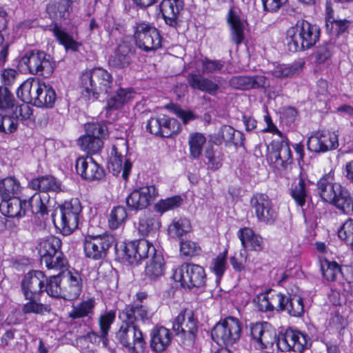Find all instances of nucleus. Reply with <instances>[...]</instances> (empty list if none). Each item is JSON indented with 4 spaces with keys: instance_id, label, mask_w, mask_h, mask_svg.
Returning a JSON list of instances; mask_svg holds the SVG:
<instances>
[{
    "instance_id": "obj_1",
    "label": "nucleus",
    "mask_w": 353,
    "mask_h": 353,
    "mask_svg": "<svg viewBox=\"0 0 353 353\" xmlns=\"http://www.w3.org/2000/svg\"><path fill=\"white\" fill-rule=\"evenodd\" d=\"M318 193L321 198L335 205L345 214L353 210V199L348 191L340 183L334 182V173L330 172L317 182Z\"/></svg>"
},
{
    "instance_id": "obj_2",
    "label": "nucleus",
    "mask_w": 353,
    "mask_h": 353,
    "mask_svg": "<svg viewBox=\"0 0 353 353\" xmlns=\"http://www.w3.org/2000/svg\"><path fill=\"white\" fill-rule=\"evenodd\" d=\"M111 74L101 68H94L83 72L80 77L79 87L82 97L95 101L102 93H108L112 88Z\"/></svg>"
},
{
    "instance_id": "obj_3",
    "label": "nucleus",
    "mask_w": 353,
    "mask_h": 353,
    "mask_svg": "<svg viewBox=\"0 0 353 353\" xmlns=\"http://www.w3.org/2000/svg\"><path fill=\"white\" fill-rule=\"evenodd\" d=\"M320 28L307 21L299 20L286 31V45L291 52H301L314 46L319 41Z\"/></svg>"
},
{
    "instance_id": "obj_4",
    "label": "nucleus",
    "mask_w": 353,
    "mask_h": 353,
    "mask_svg": "<svg viewBox=\"0 0 353 353\" xmlns=\"http://www.w3.org/2000/svg\"><path fill=\"white\" fill-rule=\"evenodd\" d=\"M47 290V294L52 297L74 300L81 292L82 279L77 272H59L57 275L49 276Z\"/></svg>"
},
{
    "instance_id": "obj_5",
    "label": "nucleus",
    "mask_w": 353,
    "mask_h": 353,
    "mask_svg": "<svg viewBox=\"0 0 353 353\" xmlns=\"http://www.w3.org/2000/svg\"><path fill=\"white\" fill-rule=\"evenodd\" d=\"M17 94L24 103L40 108H52L57 97L54 90L50 85L39 81L23 82Z\"/></svg>"
},
{
    "instance_id": "obj_6",
    "label": "nucleus",
    "mask_w": 353,
    "mask_h": 353,
    "mask_svg": "<svg viewBox=\"0 0 353 353\" xmlns=\"http://www.w3.org/2000/svg\"><path fill=\"white\" fill-rule=\"evenodd\" d=\"M61 241L56 236H50L39 244V253L41 264H45L48 270L65 272L68 260L61 251Z\"/></svg>"
},
{
    "instance_id": "obj_7",
    "label": "nucleus",
    "mask_w": 353,
    "mask_h": 353,
    "mask_svg": "<svg viewBox=\"0 0 353 353\" xmlns=\"http://www.w3.org/2000/svg\"><path fill=\"white\" fill-rule=\"evenodd\" d=\"M136 46L145 52L155 51L162 46V37L157 28L145 21L136 22L133 26Z\"/></svg>"
},
{
    "instance_id": "obj_8",
    "label": "nucleus",
    "mask_w": 353,
    "mask_h": 353,
    "mask_svg": "<svg viewBox=\"0 0 353 353\" xmlns=\"http://www.w3.org/2000/svg\"><path fill=\"white\" fill-rule=\"evenodd\" d=\"M197 321L192 310H184L174 319L172 330L181 343L192 346L198 332Z\"/></svg>"
},
{
    "instance_id": "obj_9",
    "label": "nucleus",
    "mask_w": 353,
    "mask_h": 353,
    "mask_svg": "<svg viewBox=\"0 0 353 353\" xmlns=\"http://www.w3.org/2000/svg\"><path fill=\"white\" fill-rule=\"evenodd\" d=\"M241 325L232 316H228L217 323L211 331L212 340L219 345H232L240 339Z\"/></svg>"
},
{
    "instance_id": "obj_10",
    "label": "nucleus",
    "mask_w": 353,
    "mask_h": 353,
    "mask_svg": "<svg viewBox=\"0 0 353 353\" xmlns=\"http://www.w3.org/2000/svg\"><path fill=\"white\" fill-rule=\"evenodd\" d=\"M175 281L180 282L183 288L192 289L203 287L206 274L203 267L193 263H184L173 274Z\"/></svg>"
},
{
    "instance_id": "obj_11",
    "label": "nucleus",
    "mask_w": 353,
    "mask_h": 353,
    "mask_svg": "<svg viewBox=\"0 0 353 353\" xmlns=\"http://www.w3.org/2000/svg\"><path fill=\"white\" fill-rule=\"evenodd\" d=\"M114 243V238L111 234L87 235L83 241L85 256L94 261L103 260Z\"/></svg>"
},
{
    "instance_id": "obj_12",
    "label": "nucleus",
    "mask_w": 353,
    "mask_h": 353,
    "mask_svg": "<svg viewBox=\"0 0 353 353\" xmlns=\"http://www.w3.org/2000/svg\"><path fill=\"white\" fill-rule=\"evenodd\" d=\"M108 134L105 124L90 123L85 125V134L78 140V144L82 150L88 153H97L103 146V139Z\"/></svg>"
},
{
    "instance_id": "obj_13",
    "label": "nucleus",
    "mask_w": 353,
    "mask_h": 353,
    "mask_svg": "<svg viewBox=\"0 0 353 353\" xmlns=\"http://www.w3.org/2000/svg\"><path fill=\"white\" fill-rule=\"evenodd\" d=\"M115 339L129 353H140L144 351L146 341L141 329L137 327H119L115 333Z\"/></svg>"
},
{
    "instance_id": "obj_14",
    "label": "nucleus",
    "mask_w": 353,
    "mask_h": 353,
    "mask_svg": "<svg viewBox=\"0 0 353 353\" xmlns=\"http://www.w3.org/2000/svg\"><path fill=\"white\" fill-rule=\"evenodd\" d=\"M311 344V339L307 334L290 328L278 335L276 347L282 352H303Z\"/></svg>"
},
{
    "instance_id": "obj_15",
    "label": "nucleus",
    "mask_w": 353,
    "mask_h": 353,
    "mask_svg": "<svg viewBox=\"0 0 353 353\" xmlns=\"http://www.w3.org/2000/svg\"><path fill=\"white\" fill-rule=\"evenodd\" d=\"M49 277L40 270H31L27 272L21 282V288L25 299L40 298L47 292Z\"/></svg>"
},
{
    "instance_id": "obj_16",
    "label": "nucleus",
    "mask_w": 353,
    "mask_h": 353,
    "mask_svg": "<svg viewBox=\"0 0 353 353\" xmlns=\"http://www.w3.org/2000/svg\"><path fill=\"white\" fill-rule=\"evenodd\" d=\"M60 229L64 235H69L78 228L82 208L77 199L65 201L59 206Z\"/></svg>"
},
{
    "instance_id": "obj_17",
    "label": "nucleus",
    "mask_w": 353,
    "mask_h": 353,
    "mask_svg": "<svg viewBox=\"0 0 353 353\" xmlns=\"http://www.w3.org/2000/svg\"><path fill=\"white\" fill-rule=\"evenodd\" d=\"M267 159L277 169L285 170L292 163V152L286 137L272 141Z\"/></svg>"
},
{
    "instance_id": "obj_18",
    "label": "nucleus",
    "mask_w": 353,
    "mask_h": 353,
    "mask_svg": "<svg viewBox=\"0 0 353 353\" xmlns=\"http://www.w3.org/2000/svg\"><path fill=\"white\" fill-rule=\"evenodd\" d=\"M250 206L257 220L265 224H272L277 217V212L269 196L256 193L250 199Z\"/></svg>"
},
{
    "instance_id": "obj_19",
    "label": "nucleus",
    "mask_w": 353,
    "mask_h": 353,
    "mask_svg": "<svg viewBox=\"0 0 353 353\" xmlns=\"http://www.w3.org/2000/svg\"><path fill=\"white\" fill-rule=\"evenodd\" d=\"M307 149L314 153H324L339 146L336 132L321 131L311 135L307 140Z\"/></svg>"
},
{
    "instance_id": "obj_20",
    "label": "nucleus",
    "mask_w": 353,
    "mask_h": 353,
    "mask_svg": "<svg viewBox=\"0 0 353 353\" xmlns=\"http://www.w3.org/2000/svg\"><path fill=\"white\" fill-rule=\"evenodd\" d=\"M158 196L154 185L144 186L133 190L126 198L130 210L138 211L146 208Z\"/></svg>"
},
{
    "instance_id": "obj_21",
    "label": "nucleus",
    "mask_w": 353,
    "mask_h": 353,
    "mask_svg": "<svg viewBox=\"0 0 353 353\" xmlns=\"http://www.w3.org/2000/svg\"><path fill=\"white\" fill-rule=\"evenodd\" d=\"M250 335L261 348L276 346V330L267 322L256 323L250 325Z\"/></svg>"
},
{
    "instance_id": "obj_22",
    "label": "nucleus",
    "mask_w": 353,
    "mask_h": 353,
    "mask_svg": "<svg viewBox=\"0 0 353 353\" xmlns=\"http://www.w3.org/2000/svg\"><path fill=\"white\" fill-rule=\"evenodd\" d=\"M151 315L146 306L141 304L127 305L119 311V319L121 321L120 327H137L136 322L140 319L143 322L150 319Z\"/></svg>"
},
{
    "instance_id": "obj_23",
    "label": "nucleus",
    "mask_w": 353,
    "mask_h": 353,
    "mask_svg": "<svg viewBox=\"0 0 353 353\" xmlns=\"http://www.w3.org/2000/svg\"><path fill=\"white\" fill-rule=\"evenodd\" d=\"M77 173L89 181L101 179L104 175V170L91 157H80L76 161Z\"/></svg>"
},
{
    "instance_id": "obj_24",
    "label": "nucleus",
    "mask_w": 353,
    "mask_h": 353,
    "mask_svg": "<svg viewBox=\"0 0 353 353\" xmlns=\"http://www.w3.org/2000/svg\"><path fill=\"white\" fill-rule=\"evenodd\" d=\"M229 85L234 89L248 90L252 89L267 88L270 81L263 75L234 76L229 81Z\"/></svg>"
},
{
    "instance_id": "obj_25",
    "label": "nucleus",
    "mask_w": 353,
    "mask_h": 353,
    "mask_svg": "<svg viewBox=\"0 0 353 353\" xmlns=\"http://www.w3.org/2000/svg\"><path fill=\"white\" fill-rule=\"evenodd\" d=\"M105 110H117L122 108L133 98V92L130 88H114L112 86L107 93Z\"/></svg>"
},
{
    "instance_id": "obj_26",
    "label": "nucleus",
    "mask_w": 353,
    "mask_h": 353,
    "mask_svg": "<svg viewBox=\"0 0 353 353\" xmlns=\"http://www.w3.org/2000/svg\"><path fill=\"white\" fill-rule=\"evenodd\" d=\"M159 7L165 23L176 27L179 14L184 7L183 0H163Z\"/></svg>"
},
{
    "instance_id": "obj_27",
    "label": "nucleus",
    "mask_w": 353,
    "mask_h": 353,
    "mask_svg": "<svg viewBox=\"0 0 353 353\" xmlns=\"http://www.w3.org/2000/svg\"><path fill=\"white\" fill-rule=\"evenodd\" d=\"M26 200L22 201L16 196L3 199L0 203L1 212L8 217H22L26 214Z\"/></svg>"
},
{
    "instance_id": "obj_28",
    "label": "nucleus",
    "mask_w": 353,
    "mask_h": 353,
    "mask_svg": "<svg viewBox=\"0 0 353 353\" xmlns=\"http://www.w3.org/2000/svg\"><path fill=\"white\" fill-rule=\"evenodd\" d=\"M171 340V332L163 326L156 327L151 330L150 345L154 352H162L165 350Z\"/></svg>"
},
{
    "instance_id": "obj_29",
    "label": "nucleus",
    "mask_w": 353,
    "mask_h": 353,
    "mask_svg": "<svg viewBox=\"0 0 353 353\" xmlns=\"http://www.w3.org/2000/svg\"><path fill=\"white\" fill-rule=\"evenodd\" d=\"M243 134L241 132L235 130L230 125H225L220 128L213 141L216 145L225 143L226 145L241 146L243 144Z\"/></svg>"
},
{
    "instance_id": "obj_30",
    "label": "nucleus",
    "mask_w": 353,
    "mask_h": 353,
    "mask_svg": "<svg viewBox=\"0 0 353 353\" xmlns=\"http://www.w3.org/2000/svg\"><path fill=\"white\" fill-rule=\"evenodd\" d=\"M187 81L192 89L205 92L212 96L216 94L219 88L216 83L200 74L189 73L187 76Z\"/></svg>"
},
{
    "instance_id": "obj_31",
    "label": "nucleus",
    "mask_w": 353,
    "mask_h": 353,
    "mask_svg": "<svg viewBox=\"0 0 353 353\" xmlns=\"http://www.w3.org/2000/svg\"><path fill=\"white\" fill-rule=\"evenodd\" d=\"M112 150L114 152V155L111 159L108 165V170L110 172L112 173L114 176H118L121 173L122 178L125 181H128L132 169V163L128 159L125 158L122 154H119L114 146L113 147Z\"/></svg>"
},
{
    "instance_id": "obj_32",
    "label": "nucleus",
    "mask_w": 353,
    "mask_h": 353,
    "mask_svg": "<svg viewBox=\"0 0 353 353\" xmlns=\"http://www.w3.org/2000/svg\"><path fill=\"white\" fill-rule=\"evenodd\" d=\"M132 54V46L128 43L123 42L119 45L114 55L110 57L108 63L110 65L114 68H122L127 67L131 62Z\"/></svg>"
},
{
    "instance_id": "obj_33",
    "label": "nucleus",
    "mask_w": 353,
    "mask_h": 353,
    "mask_svg": "<svg viewBox=\"0 0 353 353\" xmlns=\"http://www.w3.org/2000/svg\"><path fill=\"white\" fill-rule=\"evenodd\" d=\"M242 246L249 250L261 251L263 248V241L261 236L254 234L249 228L240 229L237 232Z\"/></svg>"
},
{
    "instance_id": "obj_34",
    "label": "nucleus",
    "mask_w": 353,
    "mask_h": 353,
    "mask_svg": "<svg viewBox=\"0 0 353 353\" xmlns=\"http://www.w3.org/2000/svg\"><path fill=\"white\" fill-rule=\"evenodd\" d=\"M228 21L231 28V39L236 45L241 44L244 40L245 22L238 12L230 9L228 12Z\"/></svg>"
},
{
    "instance_id": "obj_35",
    "label": "nucleus",
    "mask_w": 353,
    "mask_h": 353,
    "mask_svg": "<svg viewBox=\"0 0 353 353\" xmlns=\"http://www.w3.org/2000/svg\"><path fill=\"white\" fill-rule=\"evenodd\" d=\"M30 187L34 190H39L43 192H60L61 183L52 175H46L33 179L29 183Z\"/></svg>"
},
{
    "instance_id": "obj_36",
    "label": "nucleus",
    "mask_w": 353,
    "mask_h": 353,
    "mask_svg": "<svg viewBox=\"0 0 353 353\" xmlns=\"http://www.w3.org/2000/svg\"><path fill=\"white\" fill-rule=\"evenodd\" d=\"M96 305V299L94 297H89L81 301L76 305H73L68 316L72 319L84 317L91 318L94 314Z\"/></svg>"
},
{
    "instance_id": "obj_37",
    "label": "nucleus",
    "mask_w": 353,
    "mask_h": 353,
    "mask_svg": "<svg viewBox=\"0 0 353 353\" xmlns=\"http://www.w3.org/2000/svg\"><path fill=\"white\" fill-rule=\"evenodd\" d=\"M165 263L163 256L161 254H156L146 263L145 276L151 280H157L164 274Z\"/></svg>"
},
{
    "instance_id": "obj_38",
    "label": "nucleus",
    "mask_w": 353,
    "mask_h": 353,
    "mask_svg": "<svg viewBox=\"0 0 353 353\" xmlns=\"http://www.w3.org/2000/svg\"><path fill=\"white\" fill-rule=\"evenodd\" d=\"M38 59V67H36L34 75L41 76L45 78L50 77L56 66L52 57L44 51L41 50Z\"/></svg>"
},
{
    "instance_id": "obj_39",
    "label": "nucleus",
    "mask_w": 353,
    "mask_h": 353,
    "mask_svg": "<svg viewBox=\"0 0 353 353\" xmlns=\"http://www.w3.org/2000/svg\"><path fill=\"white\" fill-rule=\"evenodd\" d=\"M290 195L298 206L303 207L305 205L306 199L308 196V191L307 183L301 174H300L298 181H294L292 185Z\"/></svg>"
},
{
    "instance_id": "obj_40",
    "label": "nucleus",
    "mask_w": 353,
    "mask_h": 353,
    "mask_svg": "<svg viewBox=\"0 0 353 353\" xmlns=\"http://www.w3.org/2000/svg\"><path fill=\"white\" fill-rule=\"evenodd\" d=\"M20 190V183L14 176L0 179V196L2 200L14 196Z\"/></svg>"
},
{
    "instance_id": "obj_41",
    "label": "nucleus",
    "mask_w": 353,
    "mask_h": 353,
    "mask_svg": "<svg viewBox=\"0 0 353 353\" xmlns=\"http://www.w3.org/2000/svg\"><path fill=\"white\" fill-rule=\"evenodd\" d=\"M283 311H286L292 316H301L304 312L302 297L296 294L286 295Z\"/></svg>"
},
{
    "instance_id": "obj_42",
    "label": "nucleus",
    "mask_w": 353,
    "mask_h": 353,
    "mask_svg": "<svg viewBox=\"0 0 353 353\" xmlns=\"http://www.w3.org/2000/svg\"><path fill=\"white\" fill-rule=\"evenodd\" d=\"M192 229L190 221L185 217H176L168 226V233L172 237H181Z\"/></svg>"
},
{
    "instance_id": "obj_43",
    "label": "nucleus",
    "mask_w": 353,
    "mask_h": 353,
    "mask_svg": "<svg viewBox=\"0 0 353 353\" xmlns=\"http://www.w3.org/2000/svg\"><path fill=\"white\" fill-rule=\"evenodd\" d=\"M350 25V21L347 19H334L328 17L325 19V30L332 36L338 37L345 33Z\"/></svg>"
},
{
    "instance_id": "obj_44",
    "label": "nucleus",
    "mask_w": 353,
    "mask_h": 353,
    "mask_svg": "<svg viewBox=\"0 0 353 353\" xmlns=\"http://www.w3.org/2000/svg\"><path fill=\"white\" fill-rule=\"evenodd\" d=\"M128 219L126 209L123 206H116L111 210L108 218V225L112 230L118 229L124 225Z\"/></svg>"
},
{
    "instance_id": "obj_45",
    "label": "nucleus",
    "mask_w": 353,
    "mask_h": 353,
    "mask_svg": "<svg viewBox=\"0 0 353 353\" xmlns=\"http://www.w3.org/2000/svg\"><path fill=\"white\" fill-rule=\"evenodd\" d=\"M26 202L27 209L30 208L32 214L41 215L43 219H47L48 210L47 206L42 201L40 193H34Z\"/></svg>"
},
{
    "instance_id": "obj_46",
    "label": "nucleus",
    "mask_w": 353,
    "mask_h": 353,
    "mask_svg": "<svg viewBox=\"0 0 353 353\" xmlns=\"http://www.w3.org/2000/svg\"><path fill=\"white\" fill-rule=\"evenodd\" d=\"M206 141L203 134L199 132L190 134L188 140L190 157L194 159H198L201 154L203 146Z\"/></svg>"
},
{
    "instance_id": "obj_47",
    "label": "nucleus",
    "mask_w": 353,
    "mask_h": 353,
    "mask_svg": "<svg viewBox=\"0 0 353 353\" xmlns=\"http://www.w3.org/2000/svg\"><path fill=\"white\" fill-rule=\"evenodd\" d=\"M53 32L59 41L63 45L66 50H72L77 52L79 50V47L81 46V43L76 41L70 35L61 30L59 27L55 26L53 28Z\"/></svg>"
},
{
    "instance_id": "obj_48",
    "label": "nucleus",
    "mask_w": 353,
    "mask_h": 353,
    "mask_svg": "<svg viewBox=\"0 0 353 353\" xmlns=\"http://www.w3.org/2000/svg\"><path fill=\"white\" fill-rule=\"evenodd\" d=\"M160 226V222L154 217L143 216L140 218L138 230L142 235L148 236L155 233Z\"/></svg>"
},
{
    "instance_id": "obj_49",
    "label": "nucleus",
    "mask_w": 353,
    "mask_h": 353,
    "mask_svg": "<svg viewBox=\"0 0 353 353\" xmlns=\"http://www.w3.org/2000/svg\"><path fill=\"white\" fill-rule=\"evenodd\" d=\"M40 51L36 49L27 50L19 60L20 65H25L32 74H34L36 67H38V58Z\"/></svg>"
},
{
    "instance_id": "obj_50",
    "label": "nucleus",
    "mask_w": 353,
    "mask_h": 353,
    "mask_svg": "<svg viewBox=\"0 0 353 353\" xmlns=\"http://www.w3.org/2000/svg\"><path fill=\"white\" fill-rule=\"evenodd\" d=\"M116 318L115 310H106L101 313L98 319L100 328V337L105 338L108 336L111 325L114 323Z\"/></svg>"
},
{
    "instance_id": "obj_51",
    "label": "nucleus",
    "mask_w": 353,
    "mask_h": 353,
    "mask_svg": "<svg viewBox=\"0 0 353 353\" xmlns=\"http://www.w3.org/2000/svg\"><path fill=\"white\" fill-rule=\"evenodd\" d=\"M137 251V259L139 263L143 259L157 254L154 246L148 240L142 239L134 241Z\"/></svg>"
},
{
    "instance_id": "obj_52",
    "label": "nucleus",
    "mask_w": 353,
    "mask_h": 353,
    "mask_svg": "<svg viewBox=\"0 0 353 353\" xmlns=\"http://www.w3.org/2000/svg\"><path fill=\"white\" fill-rule=\"evenodd\" d=\"M40 298L26 299L29 301L22 307V312L26 314H43L50 311V307L48 305L38 302Z\"/></svg>"
},
{
    "instance_id": "obj_53",
    "label": "nucleus",
    "mask_w": 353,
    "mask_h": 353,
    "mask_svg": "<svg viewBox=\"0 0 353 353\" xmlns=\"http://www.w3.org/2000/svg\"><path fill=\"white\" fill-rule=\"evenodd\" d=\"M321 270L323 276L327 281H333L341 272V267L335 261L326 259L321 261Z\"/></svg>"
},
{
    "instance_id": "obj_54",
    "label": "nucleus",
    "mask_w": 353,
    "mask_h": 353,
    "mask_svg": "<svg viewBox=\"0 0 353 353\" xmlns=\"http://www.w3.org/2000/svg\"><path fill=\"white\" fill-rule=\"evenodd\" d=\"M182 203L183 199L180 196H174L165 199L159 200L155 204L154 208L157 212L164 213L180 207Z\"/></svg>"
},
{
    "instance_id": "obj_55",
    "label": "nucleus",
    "mask_w": 353,
    "mask_h": 353,
    "mask_svg": "<svg viewBox=\"0 0 353 353\" xmlns=\"http://www.w3.org/2000/svg\"><path fill=\"white\" fill-rule=\"evenodd\" d=\"M119 256L123 263L130 265H137L139 263L137 251L134 241L125 243Z\"/></svg>"
},
{
    "instance_id": "obj_56",
    "label": "nucleus",
    "mask_w": 353,
    "mask_h": 353,
    "mask_svg": "<svg viewBox=\"0 0 353 353\" xmlns=\"http://www.w3.org/2000/svg\"><path fill=\"white\" fill-rule=\"evenodd\" d=\"M167 115L162 114L157 117H152L148 120L146 130L149 133L158 137H162L164 128V122Z\"/></svg>"
},
{
    "instance_id": "obj_57",
    "label": "nucleus",
    "mask_w": 353,
    "mask_h": 353,
    "mask_svg": "<svg viewBox=\"0 0 353 353\" xmlns=\"http://www.w3.org/2000/svg\"><path fill=\"white\" fill-rule=\"evenodd\" d=\"M201 72L203 74L220 72L224 67L225 62L222 60L210 59L208 57L201 59Z\"/></svg>"
},
{
    "instance_id": "obj_58",
    "label": "nucleus",
    "mask_w": 353,
    "mask_h": 353,
    "mask_svg": "<svg viewBox=\"0 0 353 353\" xmlns=\"http://www.w3.org/2000/svg\"><path fill=\"white\" fill-rule=\"evenodd\" d=\"M301 66L279 64L272 70V74L277 78L292 77L299 73Z\"/></svg>"
},
{
    "instance_id": "obj_59",
    "label": "nucleus",
    "mask_w": 353,
    "mask_h": 353,
    "mask_svg": "<svg viewBox=\"0 0 353 353\" xmlns=\"http://www.w3.org/2000/svg\"><path fill=\"white\" fill-rule=\"evenodd\" d=\"M339 238L346 244L353 241V219H347L338 228Z\"/></svg>"
},
{
    "instance_id": "obj_60",
    "label": "nucleus",
    "mask_w": 353,
    "mask_h": 353,
    "mask_svg": "<svg viewBox=\"0 0 353 353\" xmlns=\"http://www.w3.org/2000/svg\"><path fill=\"white\" fill-rule=\"evenodd\" d=\"M201 247L190 240L182 241L180 243V254L183 257H192L201 253Z\"/></svg>"
},
{
    "instance_id": "obj_61",
    "label": "nucleus",
    "mask_w": 353,
    "mask_h": 353,
    "mask_svg": "<svg viewBox=\"0 0 353 353\" xmlns=\"http://www.w3.org/2000/svg\"><path fill=\"white\" fill-rule=\"evenodd\" d=\"M163 122L164 128L161 137L169 138L176 135L181 131V125L176 119L166 116Z\"/></svg>"
},
{
    "instance_id": "obj_62",
    "label": "nucleus",
    "mask_w": 353,
    "mask_h": 353,
    "mask_svg": "<svg viewBox=\"0 0 353 353\" xmlns=\"http://www.w3.org/2000/svg\"><path fill=\"white\" fill-rule=\"evenodd\" d=\"M15 99L6 87H0V110L12 109Z\"/></svg>"
},
{
    "instance_id": "obj_63",
    "label": "nucleus",
    "mask_w": 353,
    "mask_h": 353,
    "mask_svg": "<svg viewBox=\"0 0 353 353\" xmlns=\"http://www.w3.org/2000/svg\"><path fill=\"white\" fill-rule=\"evenodd\" d=\"M210 268L216 276V282L219 281L226 270L225 255L220 254L214 259Z\"/></svg>"
},
{
    "instance_id": "obj_64",
    "label": "nucleus",
    "mask_w": 353,
    "mask_h": 353,
    "mask_svg": "<svg viewBox=\"0 0 353 353\" xmlns=\"http://www.w3.org/2000/svg\"><path fill=\"white\" fill-rule=\"evenodd\" d=\"M32 115V109L28 103L17 105L14 108V110H13L12 114L15 121L18 120L21 121H25L30 119Z\"/></svg>"
}]
</instances>
